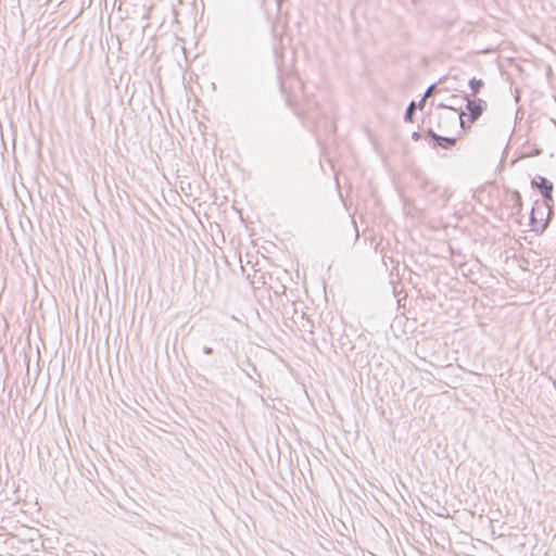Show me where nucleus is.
<instances>
[{"instance_id":"nucleus-1","label":"nucleus","mask_w":556,"mask_h":556,"mask_svg":"<svg viewBox=\"0 0 556 556\" xmlns=\"http://www.w3.org/2000/svg\"><path fill=\"white\" fill-rule=\"evenodd\" d=\"M420 189L428 201L439 207H445L452 197L447 188L437 186L427 178H420Z\"/></svg>"},{"instance_id":"nucleus-2","label":"nucleus","mask_w":556,"mask_h":556,"mask_svg":"<svg viewBox=\"0 0 556 556\" xmlns=\"http://www.w3.org/2000/svg\"><path fill=\"white\" fill-rule=\"evenodd\" d=\"M531 212L539 217V222H542L535 229V233L542 235L554 215V202L546 203L545 200H536Z\"/></svg>"},{"instance_id":"nucleus-3","label":"nucleus","mask_w":556,"mask_h":556,"mask_svg":"<svg viewBox=\"0 0 556 556\" xmlns=\"http://www.w3.org/2000/svg\"><path fill=\"white\" fill-rule=\"evenodd\" d=\"M425 136L432 149L452 150L457 143V138L438 135L432 128H428Z\"/></svg>"},{"instance_id":"nucleus-4","label":"nucleus","mask_w":556,"mask_h":556,"mask_svg":"<svg viewBox=\"0 0 556 556\" xmlns=\"http://www.w3.org/2000/svg\"><path fill=\"white\" fill-rule=\"evenodd\" d=\"M463 98L466 100V110L468 111V118L470 123H475L483 114L488 108L485 100L480 98H471L470 94L465 93Z\"/></svg>"},{"instance_id":"nucleus-5","label":"nucleus","mask_w":556,"mask_h":556,"mask_svg":"<svg viewBox=\"0 0 556 556\" xmlns=\"http://www.w3.org/2000/svg\"><path fill=\"white\" fill-rule=\"evenodd\" d=\"M531 188L533 190H538L542 195V200H545L546 203L554 202V198H553L554 185L547 178L536 175L531 180Z\"/></svg>"},{"instance_id":"nucleus-6","label":"nucleus","mask_w":556,"mask_h":556,"mask_svg":"<svg viewBox=\"0 0 556 556\" xmlns=\"http://www.w3.org/2000/svg\"><path fill=\"white\" fill-rule=\"evenodd\" d=\"M438 108H439V109H447V110H452V111H454V112H457V113H458V117H459V124H460V127H462L463 129H465V128H466V126H465V121H464V116L466 115V113H465V111H464L462 108L456 109V108L454 106V104H444V103H440V104H438Z\"/></svg>"},{"instance_id":"nucleus-7","label":"nucleus","mask_w":556,"mask_h":556,"mask_svg":"<svg viewBox=\"0 0 556 556\" xmlns=\"http://www.w3.org/2000/svg\"><path fill=\"white\" fill-rule=\"evenodd\" d=\"M468 86H469V88L471 90L470 97L471 96H476L484 87V81L482 79H480V78L473 77V78L469 79Z\"/></svg>"},{"instance_id":"nucleus-8","label":"nucleus","mask_w":556,"mask_h":556,"mask_svg":"<svg viewBox=\"0 0 556 556\" xmlns=\"http://www.w3.org/2000/svg\"><path fill=\"white\" fill-rule=\"evenodd\" d=\"M511 201H513V210L516 211V213H520L522 210V198L521 193L518 190H514L511 192Z\"/></svg>"},{"instance_id":"nucleus-9","label":"nucleus","mask_w":556,"mask_h":556,"mask_svg":"<svg viewBox=\"0 0 556 556\" xmlns=\"http://www.w3.org/2000/svg\"><path fill=\"white\" fill-rule=\"evenodd\" d=\"M415 106H416L415 101H412V102L408 104V106L406 108L405 113H404V121H405L406 123H412V122H414Z\"/></svg>"},{"instance_id":"nucleus-10","label":"nucleus","mask_w":556,"mask_h":556,"mask_svg":"<svg viewBox=\"0 0 556 556\" xmlns=\"http://www.w3.org/2000/svg\"><path fill=\"white\" fill-rule=\"evenodd\" d=\"M280 88H281V91L287 94L289 101H291L292 99L296 100L298 94H296L295 90L291 91L290 94H288V92H287V80H281L280 81Z\"/></svg>"},{"instance_id":"nucleus-11","label":"nucleus","mask_w":556,"mask_h":556,"mask_svg":"<svg viewBox=\"0 0 556 556\" xmlns=\"http://www.w3.org/2000/svg\"><path fill=\"white\" fill-rule=\"evenodd\" d=\"M529 220H530V225H531V227H532L531 229L535 232L536 227H540V224H541L542 222H539V217H538V216H535V215H533V213H532V212L530 213Z\"/></svg>"},{"instance_id":"nucleus-12","label":"nucleus","mask_w":556,"mask_h":556,"mask_svg":"<svg viewBox=\"0 0 556 556\" xmlns=\"http://www.w3.org/2000/svg\"><path fill=\"white\" fill-rule=\"evenodd\" d=\"M292 83H294L296 88L304 94V83L299 77H290L289 78Z\"/></svg>"},{"instance_id":"nucleus-13","label":"nucleus","mask_w":556,"mask_h":556,"mask_svg":"<svg viewBox=\"0 0 556 556\" xmlns=\"http://www.w3.org/2000/svg\"><path fill=\"white\" fill-rule=\"evenodd\" d=\"M435 87H437V84H432V85H430V86L428 87V89L426 90V92H425L424 97H425V98H428V97L431 94V92L435 89Z\"/></svg>"},{"instance_id":"nucleus-14","label":"nucleus","mask_w":556,"mask_h":556,"mask_svg":"<svg viewBox=\"0 0 556 556\" xmlns=\"http://www.w3.org/2000/svg\"><path fill=\"white\" fill-rule=\"evenodd\" d=\"M85 111H86V114H87V115H90L91 123H92V125H94V118H93V116H92V114H91L90 103H88V105L86 106V110H85Z\"/></svg>"},{"instance_id":"nucleus-15","label":"nucleus","mask_w":556,"mask_h":556,"mask_svg":"<svg viewBox=\"0 0 556 556\" xmlns=\"http://www.w3.org/2000/svg\"><path fill=\"white\" fill-rule=\"evenodd\" d=\"M412 139H413L414 141H419V140L421 139V134H420L419 131H414V132L412 134Z\"/></svg>"},{"instance_id":"nucleus-16","label":"nucleus","mask_w":556,"mask_h":556,"mask_svg":"<svg viewBox=\"0 0 556 556\" xmlns=\"http://www.w3.org/2000/svg\"><path fill=\"white\" fill-rule=\"evenodd\" d=\"M304 111H305V113L307 114V116H308V117H311V118H315V116H314V115H313V113H312V108H311V105H309V104H307V108H306V109H304Z\"/></svg>"},{"instance_id":"nucleus-17","label":"nucleus","mask_w":556,"mask_h":556,"mask_svg":"<svg viewBox=\"0 0 556 556\" xmlns=\"http://www.w3.org/2000/svg\"><path fill=\"white\" fill-rule=\"evenodd\" d=\"M203 353L206 355H211L213 353V349L210 346H203Z\"/></svg>"},{"instance_id":"nucleus-18","label":"nucleus","mask_w":556,"mask_h":556,"mask_svg":"<svg viewBox=\"0 0 556 556\" xmlns=\"http://www.w3.org/2000/svg\"><path fill=\"white\" fill-rule=\"evenodd\" d=\"M426 99H427V98L422 97V99L418 102L417 106H418L420 110L425 106Z\"/></svg>"},{"instance_id":"nucleus-19","label":"nucleus","mask_w":556,"mask_h":556,"mask_svg":"<svg viewBox=\"0 0 556 556\" xmlns=\"http://www.w3.org/2000/svg\"><path fill=\"white\" fill-rule=\"evenodd\" d=\"M450 99H451V100H455V99H457V96H456V94H453V96H451V97H450Z\"/></svg>"},{"instance_id":"nucleus-20","label":"nucleus","mask_w":556,"mask_h":556,"mask_svg":"<svg viewBox=\"0 0 556 556\" xmlns=\"http://www.w3.org/2000/svg\"><path fill=\"white\" fill-rule=\"evenodd\" d=\"M432 197L439 198V193H434V194H432Z\"/></svg>"}]
</instances>
